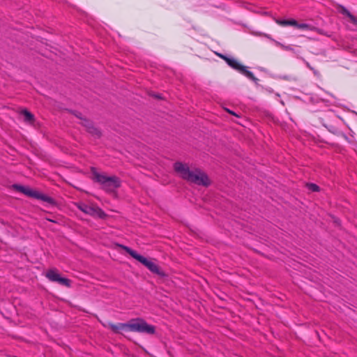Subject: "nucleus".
<instances>
[{
	"label": "nucleus",
	"instance_id": "1",
	"mask_svg": "<svg viewBox=\"0 0 357 357\" xmlns=\"http://www.w3.org/2000/svg\"><path fill=\"white\" fill-rule=\"evenodd\" d=\"M107 326L116 334H123V331H130L139 333L153 335L155 333V327L149 324L142 318H135L130 319L126 323H108Z\"/></svg>",
	"mask_w": 357,
	"mask_h": 357
},
{
	"label": "nucleus",
	"instance_id": "2",
	"mask_svg": "<svg viewBox=\"0 0 357 357\" xmlns=\"http://www.w3.org/2000/svg\"><path fill=\"white\" fill-rule=\"evenodd\" d=\"M174 169L180 176L189 183L207 187L210 185L208 176L199 169L190 170L187 164L181 162H176L174 164Z\"/></svg>",
	"mask_w": 357,
	"mask_h": 357
},
{
	"label": "nucleus",
	"instance_id": "3",
	"mask_svg": "<svg viewBox=\"0 0 357 357\" xmlns=\"http://www.w3.org/2000/svg\"><path fill=\"white\" fill-rule=\"evenodd\" d=\"M121 248H122L128 254H129L132 258L137 260L139 262L142 264L145 267H146L151 273L160 276V278H166L167 277V274L163 271L161 268L155 264L153 261L149 260L147 258L144 256L138 254L135 250L131 249L130 248L120 245Z\"/></svg>",
	"mask_w": 357,
	"mask_h": 357
},
{
	"label": "nucleus",
	"instance_id": "4",
	"mask_svg": "<svg viewBox=\"0 0 357 357\" xmlns=\"http://www.w3.org/2000/svg\"><path fill=\"white\" fill-rule=\"evenodd\" d=\"M93 180L102 185V188L107 192H113L121 186V179L116 176H107L98 173L96 168H91Z\"/></svg>",
	"mask_w": 357,
	"mask_h": 357
},
{
	"label": "nucleus",
	"instance_id": "5",
	"mask_svg": "<svg viewBox=\"0 0 357 357\" xmlns=\"http://www.w3.org/2000/svg\"><path fill=\"white\" fill-rule=\"evenodd\" d=\"M13 188L16 191L23 193L29 197H32L36 199L42 200L45 202L50 204L52 206H56V202L46 195L42 194L38 191L34 190L29 187L24 186L20 184H13Z\"/></svg>",
	"mask_w": 357,
	"mask_h": 357
},
{
	"label": "nucleus",
	"instance_id": "6",
	"mask_svg": "<svg viewBox=\"0 0 357 357\" xmlns=\"http://www.w3.org/2000/svg\"><path fill=\"white\" fill-rule=\"evenodd\" d=\"M75 206L81 211L93 217H98L100 219H105L107 217V214L97 206L88 205L84 202L75 203Z\"/></svg>",
	"mask_w": 357,
	"mask_h": 357
},
{
	"label": "nucleus",
	"instance_id": "7",
	"mask_svg": "<svg viewBox=\"0 0 357 357\" xmlns=\"http://www.w3.org/2000/svg\"><path fill=\"white\" fill-rule=\"evenodd\" d=\"M45 276L51 282H57L67 287H70L71 281L68 278H62L56 269L49 270L46 273Z\"/></svg>",
	"mask_w": 357,
	"mask_h": 357
},
{
	"label": "nucleus",
	"instance_id": "8",
	"mask_svg": "<svg viewBox=\"0 0 357 357\" xmlns=\"http://www.w3.org/2000/svg\"><path fill=\"white\" fill-rule=\"evenodd\" d=\"M295 27H296L298 29H307V30L314 31L317 32L319 34H322V35H326L327 36H330V35H328V34L325 33L323 29H321L317 28L315 26H311V25H310L308 24L298 23L296 21V24H295Z\"/></svg>",
	"mask_w": 357,
	"mask_h": 357
},
{
	"label": "nucleus",
	"instance_id": "9",
	"mask_svg": "<svg viewBox=\"0 0 357 357\" xmlns=\"http://www.w3.org/2000/svg\"><path fill=\"white\" fill-rule=\"evenodd\" d=\"M337 10L342 15L348 17L354 24L357 25V17L352 15L344 6L339 5Z\"/></svg>",
	"mask_w": 357,
	"mask_h": 357
},
{
	"label": "nucleus",
	"instance_id": "10",
	"mask_svg": "<svg viewBox=\"0 0 357 357\" xmlns=\"http://www.w3.org/2000/svg\"><path fill=\"white\" fill-rule=\"evenodd\" d=\"M21 114L24 117V121L29 123H33L35 121V117L33 114L29 112L27 109H23Z\"/></svg>",
	"mask_w": 357,
	"mask_h": 357
},
{
	"label": "nucleus",
	"instance_id": "11",
	"mask_svg": "<svg viewBox=\"0 0 357 357\" xmlns=\"http://www.w3.org/2000/svg\"><path fill=\"white\" fill-rule=\"evenodd\" d=\"M276 23L281 26H294L296 24V20H276Z\"/></svg>",
	"mask_w": 357,
	"mask_h": 357
},
{
	"label": "nucleus",
	"instance_id": "12",
	"mask_svg": "<svg viewBox=\"0 0 357 357\" xmlns=\"http://www.w3.org/2000/svg\"><path fill=\"white\" fill-rule=\"evenodd\" d=\"M229 63H228V65L231 68L238 70V72L241 70V68L243 67V65L239 63L238 62V61L236 60L235 59L231 58V60H229Z\"/></svg>",
	"mask_w": 357,
	"mask_h": 357
},
{
	"label": "nucleus",
	"instance_id": "13",
	"mask_svg": "<svg viewBox=\"0 0 357 357\" xmlns=\"http://www.w3.org/2000/svg\"><path fill=\"white\" fill-rule=\"evenodd\" d=\"M87 132L96 138H100L102 136L101 131L94 126L89 128V130H88Z\"/></svg>",
	"mask_w": 357,
	"mask_h": 357
},
{
	"label": "nucleus",
	"instance_id": "14",
	"mask_svg": "<svg viewBox=\"0 0 357 357\" xmlns=\"http://www.w3.org/2000/svg\"><path fill=\"white\" fill-rule=\"evenodd\" d=\"M241 74L244 75L245 76H246L248 78H249L250 79H255V75L254 74L247 70L246 67L243 66V67L241 68V70L239 71Z\"/></svg>",
	"mask_w": 357,
	"mask_h": 357
},
{
	"label": "nucleus",
	"instance_id": "15",
	"mask_svg": "<svg viewBox=\"0 0 357 357\" xmlns=\"http://www.w3.org/2000/svg\"><path fill=\"white\" fill-rule=\"evenodd\" d=\"M307 189L312 192H319L320 188L315 183H308L306 184Z\"/></svg>",
	"mask_w": 357,
	"mask_h": 357
},
{
	"label": "nucleus",
	"instance_id": "16",
	"mask_svg": "<svg viewBox=\"0 0 357 357\" xmlns=\"http://www.w3.org/2000/svg\"><path fill=\"white\" fill-rule=\"evenodd\" d=\"M82 124L86 128V130H89V128L94 126L92 121L86 119H83Z\"/></svg>",
	"mask_w": 357,
	"mask_h": 357
},
{
	"label": "nucleus",
	"instance_id": "17",
	"mask_svg": "<svg viewBox=\"0 0 357 357\" xmlns=\"http://www.w3.org/2000/svg\"><path fill=\"white\" fill-rule=\"evenodd\" d=\"M278 44L284 50H293V48H291L290 46H286L279 43Z\"/></svg>",
	"mask_w": 357,
	"mask_h": 357
},
{
	"label": "nucleus",
	"instance_id": "18",
	"mask_svg": "<svg viewBox=\"0 0 357 357\" xmlns=\"http://www.w3.org/2000/svg\"><path fill=\"white\" fill-rule=\"evenodd\" d=\"M75 115L77 118H79V119H82V120L83 121V119H82V117L81 116H82V114H81L80 112L75 113Z\"/></svg>",
	"mask_w": 357,
	"mask_h": 357
},
{
	"label": "nucleus",
	"instance_id": "19",
	"mask_svg": "<svg viewBox=\"0 0 357 357\" xmlns=\"http://www.w3.org/2000/svg\"><path fill=\"white\" fill-rule=\"evenodd\" d=\"M231 58L228 57L227 56H225V57L223 59L224 61L227 62L228 64L229 63V60H231Z\"/></svg>",
	"mask_w": 357,
	"mask_h": 357
},
{
	"label": "nucleus",
	"instance_id": "20",
	"mask_svg": "<svg viewBox=\"0 0 357 357\" xmlns=\"http://www.w3.org/2000/svg\"><path fill=\"white\" fill-rule=\"evenodd\" d=\"M231 58L228 57L227 56H225V57L223 59L224 61L227 62L228 64L229 63V60H231Z\"/></svg>",
	"mask_w": 357,
	"mask_h": 357
},
{
	"label": "nucleus",
	"instance_id": "21",
	"mask_svg": "<svg viewBox=\"0 0 357 357\" xmlns=\"http://www.w3.org/2000/svg\"><path fill=\"white\" fill-rule=\"evenodd\" d=\"M217 55H218L220 58H221V59H223L225 57V56H226V55H224V54H217Z\"/></svg>",
	"mask_w": 357,
	"mask_h": 357
},
{
	"label": "nucleus",
	"instance_id": "22",
	"mask_svg": "<svg viewBox=\"0 0 357 357\" xmlns=\"http://www.w3.org/2000/svg\"><path fill=\"white\" fill-rule=\"evenodd\" d=\"M255 84L256 85H258V82H259V79L255 77V79H252Z\"/></svg>",
	"mask_w": 357,
	"mask_h": 357
},
{
	"label": "nucleus",
	"instance_id": "23",
	"mask_svg": "<svg viewBox=\"0 0 357 357\" xmlns=\"http://www.w3.org/2000/svg\"><path fill=\"white\" fill-rule=\"evenodd\" d=\"M153 96H154L155 98H157V99H161V98H162V97H161V96H160V94H155V95H154Z\"/></svg>",
	"mask_w": 357,
	"mask_h": 357
},
{
	"label": "nucleus",
	"instance_id": "24",
	"mask_svg": "<svg viewBox=\"0 0 357 357\" xmlns=\"http://www.w3.org/2000/svg\"><path fill=\"white\" fill-rule=\"evenodd\" d=\"M229 113L233 114V115H236V114L234 112H231L230 110H228Z\"/></svg>",
	"mask_w": 357,
	"mask_h": 357
},
{
	"label": "nucleus",
	"instance_id": "25",
	"mask_svg": "<svg viewBox=\"0 0 357 357\" xmlns=\"http://www.w3.org/2000/svg\"><path fill=\"white\" fill-rule=\"evenodd\" d=\"M264 36L269 39H271V37L267 34H264Z\"/></svg>",
	"mask_w": 357,
	"mask_h": 357
}]
</instances>
